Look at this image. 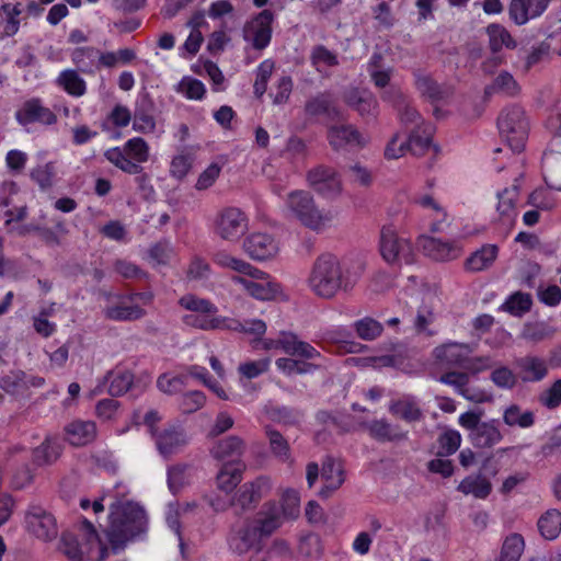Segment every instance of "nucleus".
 <instances>
[{
    "instance_id": "nucleus-1",
    "label": "nucleus",
    "mask_w": 561,
    "mask_h": 561,
    "mask_svg": "<svg viewBox=\"0 0 561 561\" xmlns=\"http://www.w3.org/2000/svg\"><path fill=\"white\" fill-rule=\"evenodd\" d=\"M364 273L359 261H340L335 255L324 253L313 262L307 285L313 295L322 299H332L339 293L354 289Z\"/></svg>"
},
{
    "instance_id": "nucleus-2",
    "label": "nucleus",
    "mask_w": 561,
    "mask_h": 561,
    "mask_svg": "<svg viewBox=\"0 0 561 561\" xmlns=\"http://www.w3.org/2000/svg\"><path fill=\"white\" fill-rule=\"evenodd\" d=\"M108 518L107 538L114 548L141 538L148 529L146 511L131 501L112 503Z\"/></svg>"
},
{
    "instance_id": "nucleus-3",
    "label": "nucleus",
    "mask_w": 561,
    "mask_h": 561,
    "mask_svg": "<svg viewBox=\"0 0 561 561\" xmlns=\"http://www.w3.org/2000/svg\"><path fill=\"white\" fill-rule=\"evenodd\" d=\"M284 211L288 218L316 232L327 229L333 220L332 213L320 209L313 196L304 190H295L287 194Z\"/></svg>"
},
{
    "instance_id": "nucleus-4",
    "label": "nucleus",
    "mask_w": 561,
    "mask_h": 561,
    "mask_svg": "<svg viewBox=\"0 0 561 561\" xmlns=\"http://www.w3.org/2000/svg\"><path fill=\"white\" fill-rule=\"evenodd\" d=\"M82 541L70 533H65L60 540V550L72 561H105L108 550L102 543L93 524L87 518L80 523Z\"/></svg>"
},
{
    "instance_id": "nucleus-5",
    "label": "nucleus",
    "mask_w": 561,
    "mask_h": 561,
    "mask_svg": "<svg viewBox=\"0 0 561 561\" xmlns=\"http://www.w3.org/2000/svg\"><path fill=\"white\" fill-rule=\"evenodd\" d=\"M183 322L186 325L204 331L230 330L255 336H262L266 332V324L260 319L240 321L218 314L190 313L183 317Z\"/></svg>"
},
{
    "instance_id": "nucleus-6",
    "label": "nucleus",
    "mask_w": 561,
    "mask_h": 561,
    "mask_svg": "<svg viewBox=\"0 0 561 561\" xmlns=\"http://www.w3.org/2000/svg\"><path fill=\"white\" fill-rule=\"evenodd\" d=\"M104 157L123 172L139 175L144 171L141 164L149 160L150 147L144 138L133 137L123 147L107 149Z\"/></svg>"
},
{
    "instance_id": "nucleus-7",
    "label": "nucleus",
    "mask_w": 561,
    "mask_h": 561,
    "mask_svg": "<svg viewBox=\"0 0 561 561\" xmlns=\"http://www.w3.org/2000/svg\"><path fill=\"white\" fill-rule=\"evenodd\" d=\"M459 425L468 432L471 444L478 448H492L503 439L500 421H481V412L468 411L458 417Z\"/></svg>"
},
{
    "instance_id": "nucleus-8",
    "label": "nucleus",
    "mask_w": 561,
    "mask_h": 561,
    "mask_svg": "<svg viewBox=\"0 0 561 561\" xmlns=\"http://www.w3.org/2000/svg\"><path fill=\"white\" fill-rule=\"evenodd\" d=\"M379 249L382 259L390 265H410L415 261V251L410 238L400 234L392 225L382 227Z\"/></svg>"
},
{
    "instance_id": "nucleus-9",
    "label": "nucleus",
    "mask_w": 561,
    "mask_h": 561,
    "mask_svg": "<svg viewBox=\"0 0 561 561\" xmlns=\"http://www.w3.org/2000/svg\"><path fill=\"white\" fill-rule=\"evenodd\" d=\"M497 128L511 149L519 152L528 138L529 123L522 107L514 105L502 111Z\"/></svg>"
},
{
    "instance_id": "nucleus-10",
    "label": "nucleus",
    "mask_w": 561,
    "mask_h": 561,
    "mask_svg": "<svg viewBox=\"0 0 561 561\" xmlns=\"http://www.w3.org/2000/svg\"><path fill=\"white\" fill-rule=\"evenodd\" d=\"M247 214L234 206H227L217 211L213 220L214 233L228 242H237L248 231Z\"/></svg>"
},
{
    "instance_id": "nucleus-11",
    "label": "nucleus",
    "mask_w": 561,
    "mask_h": 561,
    "mask_svg": "<svg viewBox=\"0 0 561 561\" xmlns=\"http://www.w3.org/2000/svg\"><path fill=\"white\" fill-rule=\"evenodd\" d=\"M25 529L43 541L58 536V525L51 512L38 503H30L24 514Z\"/></svg>"
},
{
    "instance_id": "nucleus-12",
    "label": "nucleus",
    "mask_w": 561,
    "mask_h": 561,
    "mask_svg": "<svg viewBox=\"0 0 561 561\" xmlns=\"http://www.w3.org/2000/svg\"><path fill=\"white\" fill-rule=\"evenodd\" d=\"M274 13L264 9L249 19L242 27V37L255 50L265 49L272 41Z\"/></svg>"
},
{
    "instance_id": "nucleus-13",
    "label": "nucleus",
    "mask_w": 561,
    "mask_h": 561,
    "mask_svg": "<svg viewBox=\"0 0 561 561\" xmlns=\"http://www.w3.org/2000/svg\"><path fill=\"white\" fill-rule=\"evenodd\" d=\"M14 118L22 127L33 124L53 126L58 122L57 115L49 107L45 106L43 100L37 96L25 100L16 108Z\"/></svg>"
},
{
    "instance_id": "nucleus-14",
    "label": "nucleus",
    "mask_w": 561,
    "mask_h": 561,
    "mask_svg": "<svg viewBox=\"0 0 561 561\" xmlns=\"http://www.w3.org/2000/svg\"><path fill=\"white\" fill-rule=\"evenodd\" d=\"M309 186L324 198H334L342 192L340 174L331 167L318 165L307 173Z\"/></svg>"
},
{
    "instance_id": "nucleus-15",
    "label": "nucleus",
    "mask_w": 561,
    "mask_h": 561,
    "mask_svg": "<svg viewBox=\"0 0 561 561\" xmlns=\"http://www.w3.org/2000/svg\"><path fill=\"white\" fill-rule=\"evenodd\" d=\"M419 245L426 256L438 262L456 260L463 252L461 243L457 240H442L430 236L420 237Z\"/></svg>"
},
{
    "instance_id": "nucleus-16",
    "label": "nucleus",
    "mask_w": 561,
    "mask_h": 561,
    "mask_svg": "<svg viewBox=\"0 0 561 561\" xmlns=\"http://www.w3.org/2000/svg\"><path fill=\"white\" fill-rule=\"evenodd\" d=\"M272 490V481L267 476H260L251 482H247L238 490L233 497V504L242 511L254 507Z\"/></svg>"
},
{
    "instance_id": "nucleus-17",
    "label": "nucleus",
    "mask_w": 561,
    "mask_h": 561,
    "mask_svg": "<svg viewBox=\"0 0 561 561\" xmlns=\"http://www.w3.org/2000/svg\"><path fill=\"white\" fill-rule=\"evenodd\" d=\"M519 380L524 383L542 381L549 374V363L545 357L526 354L514 360Z\"/></svg>"
},
{
    "instance_id": "nucleus-18",
    "label": "nucleus",
    "mask_w": 561,
    "mask_h": 561,
    "mask_svg": "<svg viewBox=\"0 0 561 561\" xmlns=\"http://www.w3.org/2000/svg\"><path fill=\"white\" fill-rule=\"evenodd\" d=\"M244 252L255 261H266L274 257L278 251L276 239L264 232H253L243 241Z\"/></svg>"
},
{
    "instance_id": "nucleus-19",
    "label": "nucleus",
    "mask_w": 561,
    "mask_h": 561,
    "mask_svg": "<svg viewBox=\"0 0 561 561\" xmlns=\"http://www.w3.org/2000/svg\"><path fill=\"white\" fill-rule=\"evenodd\" d=\"M328 140L330 146L339 150H350L363 148L367 140L353 125L332 126L328 130Z\"/></svg>"
},
{
    "instance_id": "nucleus-20",
    "label": "nucleus",
    "mask_w": 561,
    "mask_h": 561,
    "mask_svg": "<svg viewBox=\"0 0 561 561\" xmlns=\"http://www.w3.org/2000/svg\"><path fill=\"white\" fill-rule=\"evenodd\" d=\"M551 0H511L508 5L510 19L518 26L541 16Z\"/></svg>"
},
{
    "instance_id": "nucleus-21",
    "label": "nucleus",
    "mask_w": 561,
    "mask_h": 561,
    "mask_svg": "<svg viewBox=\"0 0 561 561\" xmlns=\"http://www.w3.org/2000/svg\"><path fill=\"white\" fill-rule=\"evenodd\" d=\"M257 534L250 522L232 527L228 536L229 549L238 554H244L251 549L260 550L261 539Z\"/></svg>"
},
{
    "instance_id": "nucleus-22",
    "label": "nucleus",
    "mask_w": 561,
    "mask_h": 561,
    "mask_svg": "<svg viewBox=\"0 0 561 561\" xmlns=\"http://www.w3.org/2000/svg\"><path fill=\"white\" fill-rule=\"evenodd\" d=\"M156 446L163 457L180 451L187 444L184 430L179 425H170L159 433H153Z\"/></svg>"
},
{
    "instance_id": "nucleus-23",
    "label": "nucleus",
    "mask_w": 561,
    "mask_h": 561,
    "mask_svg": "<svg viewBox=\"0 0 561 561\" xmlns=\"http://www.w3.org/2000/svg\"><path fill=\"white\" fill-rule=\"evenodd\" d=\"M472 348L465 343L448 342L434 348L437 362L447 366L466 368Z\"/></svg>"
},
{
    "instance_id": "nucleus-24",
    "label": "nucleus",
    "mask_w": 561,
    "mask_h": 561,
    "mask_svg": "<svg viewBox=\"0 0 561 561\" xmlns=\"http://www.w3.org/2000/svg\"><path fill=\"white\" fill-rule=\"evenodd\" d=\"M248 279L243 276H234L233 283L241 285L253 298L260 300L274 299L280 293L279 284L268 280V275L262 278Z\"/></svg>"
},
{
    "instance_id": "nucleus-25",
    "label": "nucleus",
    "mask_w": 561,
    "mask_h": 561,
    "mask_svg": "<svg viewBox=\"0 0 561 561\" xmlns=\"http://www.w3.org/2000/svg\"><path fill=\"white\" fill-rule=\"evenodd\" d=\"M343 100L363 117L375 118L378 114V102L374 94L367 90L348 89L344 92Z\"/></svg>"
},
{
    "instance_id": "nucleus-26",
    "label": "nucleus",
    "mask_w": 561,
    "mask_h": 561,
    "mask_svg": "<svg viewBox=\"0 0 561 561\" xmlns=\"http://www.w3.org/2000/svg\"><path fill=\"white\" fill-rule=\"evenodd\" d=\"M413 203L421 207L430 217V230L432 232L444 230L447 222V211L431 194L415 195Z\"/></svg>"
},
{
    "instance_id": "nucleus-27",
    "label": "nucleus",
    "mask_w": 561,
    "mask_h": 561,
    "mask_svg": "<svg viewBox=\"0 0 561 561\" xmlns=\"http://www.w3.org/2000/svg\"><path fill=\"white\" fill-rule=\"evenodd\" d=\"M280 350L289 356L302 357L305 359H314L321 356L310 343L298 337L297 334L289 331L279 332Z\"/></svg>"
},
{
    "instance_id": "nucleus-28",
    "label": "nucleus",
    "mask_w": 561,
    "mask_h": 561,
    "mask_svg": "<svg viewBox=\"0 0 561 561\" xmlns=\"http://www.w3.org/2000/svg\"><path fill=\"white\" fill-rule=\"evenodd\" d=\"M244 449V442L239 436L231 435L216 442L210 448V455L214 459L224 463L228 461H241L240 458Z\"/></svg>"
},
{
    "instance_id": "nucleus-29",
    "label": "nucleus",
    "mask_w": 561,
    "mask_h": 561,
    "mask_svg": "<svg viewBox=\"0 0 561 561\" xmlns=\"http://www.w3.org/2000/svg\"><path fill=\"white\" fill-rule=\"evenodd\" d=\"M250 523L262 540L264 537L271 536L282 525V514L275 503H267L259 513L257 518Z\"/></svg>"
},
{
    "instance_id": "nucleus-30",
    "label": "nucleus",
    "mask_w": 561,
    "mask_h": 561,
    "mask_svg": "<svg viewBox=\"0 0 561 561\" xmlns=\"http://www.w3.org/2000/svg\"><path fill=\"white\" fill-rule=\"evenodd\" d=\"M321 478L323 480V486L319 495L327 499L344 482V472L341 463L332 458H328L322 465Z\"/></svg>"
},
{
    "instance_id": "nucleus-31",
    "label": "nucleus",
    "mask_w": 561,
    "mask_h": 561,
    "mask_svg": "<svg viewBox=\"0 0 561 561\" xmlns=\"http://www.w3.org/2000/svg\"><path fill=\"white\" fill-rule=\"evenodd\" d=\"M70 58L77 67L76 70L93 76L99 70L100 49L92 46H83L75 48Z\"/></svg>"
},
{
    "instance_id": "nucleus-32",
    "label": "nucleus",
    "mask_w": 561,
    "mask_h": 561,
    "mask_svg": "<svg viewBox=\"0 0 561 561\" xmlns=\"http://www.w3.org/2000/svg\"><path fill=\"white\" fill-rule=\"evenodd\" d=\"M518 197L517 186L505 187L503 191L497 193V205L496 210L500 216V220L504 226H513L517 217L516 201Z\"/></svg>"
},
{
    "instance_id": "nucleus-33",
    "label": "nucleus",
    "mask_w": 561,
    "mask_h": 561,
    "mask_svg": "<svg viewBox=\"0 0 561 561\" xmlns=\"http://www.w3.org/2000/svg\"><path fill=\"white\" fill-rule=\"evenodd\" d=\"M243 470L244 465L241 461L222 463L216 477L217 488L226 493L232 492L241 482Z\"/></svg>"
},
{
    "instance_id": "nucleus-34",
    "label": "nucleus",
    "mask_w": 561,
    "mask_h": 561,
    "mask_svg": "<svg viewBox=\"0 0 561 561\" xmlns=\"http://www.w3.org/2000/svg\"><path fill=\"white\" fill-rule=\"evenodd\" d=\"M214 263L222 268H230L236 271L244 276H250L253 278H262L265 275V272L254 267L250 263L234 257L227 253L226 251H219L214 255Z\"/></svg>"
},
{
    "instance_id": "nucleus-35",
    "label": "nucleus",
    "mask_w": 561,
    "mask_h": 561,
    "mask_svg": "<svg viewBox=\"0 0 561 561\" xmlns=\"http://www.w3.org/2000/svg\"><path fill=\"white\" fill-rule=\"evenodd\" d=\"M66 439L73 446L91 443L96 435V426L91 421H73L65 428Z\"/></svg>"
},
{
    "instance_id": "nucleus-36",
    "label": "nucleus",
    "mask_w": 561,
    "mask_h": 561,
    "mask_svg": "<svg viewBox=\"0 0 561 561\" xmlns=\"http://www.w3.org/2000/svg\"><path fill=\"white\" fill-rule=\"evenodd\" d=\"M434 134V126L430 123H422L411 131L408 138H405V145L409 151L414 156L423 154L432 144V137Z\"/></svg>"
},
{
    "instance_id": "nucleus-37",
    "label": "nucleus",
    "mask_w": 561,
    "mask_h": 561,
    "mask_svg": "<svg viewBox=\"0 0 561 561\" xmlns=\"http://www.w3.org/2000/svg\"><path fill=\"white\" fill-rule=\"evenodd\" d=\"M499 255L495 244H484L474 251L465 262V268L469 272H482L494 263Z\"/></svg>"
},
{
    "instance_id": "nucleus-38",
    "label": "nucleus",
    "mask_w": 561,
    "mask_h": 561,
    "mask_svg": "<svg viewBox=\"0 0 561 561\" xmlns=\"http://www.w3.org/2000/svg\"><path fill=\"white\" fill-rule=\"evenodd\" d=\"M485 33L489 37V47L493 54L500 53L503 48L514 49L517 46V42L502 24H489L485 27Z\"/></svg>"
},
{
    "instance_id": "nucleus-39",
    "label": "nucleus",
    "mask_w": 561,
    "mask_h": 561,
    "mask_svg": "<svg viewBox=\"0 0 561 561\" xmlns=\"http://www.w3.org/2000/svg\"><path fill=\"white\" fill-rule=\"evenodd\" d=\"M305 112L309 116L327 115L335 117L340 115V111L334 105L333 96L328 91L309 99L305 104Z\"/></svg>"
},
{
    "instance_id": "nucleus-40",
    "label": "nucleus",
    "mask_w": 561,
    "mask_h": 561,
    "mask_svg": "<svg viewBox=\"0 0 561 561\" xmlns=\"http://www.w3.org/2000/svg\"><path fill=\"white\" fill-rule=\"evenodd\" d=\"M457 490L465 495H472L476 499L484 500L491 494L492 484L484 476L477 473L462 479Z\"/></svg>"
},
{
    "instance_id": "nucleus-41",
    "label": "nucleus",
    "mask_w": 561,
    "mask_h": 561,
    "mask_svg": "<svg viewBox=\"0 0 561 561\" xmlns=\"http://www.w3.org/2000/svg\"><path fill=\"white\" fill-rule=\"evenodd\" d=\"M75 69H65L56 78V84L67 94L73 98H80L87 93V82Z\"/></svg>"
},
{
    "instance_id": "nucleus-42",
    "label": "nucleus",
    "mask_w": 561,
    "mask_h": 561,
    "mask_svg": "<svg viewBox=\"0 0 561 561\" xmlns=\"http://www.w3.org/2000/svg\"><path fill=\"white\" fill-rule=\"evenodd\" d=\"M439 382L453 386L456 391L465 397L466 399L473 401V402H483L485 401V397L483 393H470L469 390V376L466 373H459V371H449L446 374H443L438 378Z\"/></svg>"
},
{
    "instance_id": "nucleus-43",
    "label": "nucleus",
    "mask_w": 561,
    "mask_h": 561,
    "mask_svg": "<svg viewBox=\"0 0 561 561\" xmlns=\"http://www.w3.org/2000/svg\"><path fill=\"white\" fill-rule=\"evenodd\" d=\"M61 455V445L56 438L46 437L45 440L33 449L32 459L36 466H49Z\"/></svg>"
},
{
    "instance_id": "nucleus-44",
    "label": "nucleus",
    "mask_w": 561,
    "mask_h": 561,
    "mask_svg": "<svg viewBox=\"0 0 561 561\" xmlns=\"http://www.w3.org/2000/svg\"><path fill=\"white\" fill-rule=\"evenodd\" d=\"M531 306L533 298L530 294L515 291L505 299V301L499 307V310L507 312L511 316L522 318L531 309Z\"/></svg>"
},
{
    "instance_id": "nucleus-45",
    "label": "nucleus",
    "mask_w": 561,
    "mask_h": 561,
    "mask_svg": "<svg viewBox=\"0 0 561 561\" xmlns=\"http://www.w3.org/2000/svg\"><path fill=\"white\" fill-rule=\"evenodd\" d=\"M540 535L547 540H554L561 533V512L557 508L546 511L537 523Z\"/></svg>"
},
{
    "instance_id": "nucleus-46",
    "label": "nucleus",
    "mask_w": 561,
    "mask_h": 561,
    "mask_svg": "<svg viewBox=\"0 0 561 561\" xmlns=\"http://www.w3.org/2000/svg\"><path fill=\"white\" fill-rule=\"evenodd\" d=\"M371 437L379 442H397L407 438V432L400 431L385 420H375L368 425Z\"/></svg>"
},
{
    "instance_id": "nucleus-47",
    "label": "nucleus",
    "mask_w": 561,
    "mask_h": 561,
    "mask_svg": "<svg viewBox=\"0 0 561 561\" xmlns=\"http://www.w3.org/2000/svg\"><path fill=\"white\" fill-rule=\"evenodd\" d=\"M146 314V311L137 305H124L122 301L118 305L107 306L104 309V316L106 319L113 321H134L141 319Z\"/></svg>"
},
{
    "instance_id": "nucleus-48",
    "label": "nucleus",
    "mask_w": 561,
    "mask_h": 561,
    "mask_svg": "<svg viewBox=\"0 0 561 561\" xmlns=\"http://www.w3.org/2000/svg\"><path fill=\"white\" fill-rule=\"evenodd\" d=\"M414 77L417 91L423 96L428 98L432 102H437L448 96V90L438 85L430 76L415 72Z\"/></svg>"
},
{
    "instance_id": "nucleus-49",
    "label": "nucleus",
    "mask_w": 561,
    "mask_h": 561,
    "mask_svg": "<svg viewBox=\"0 0 561 561\" xmlns=\"http://www.w3.org/2000/svg\"><path fill=\"white\" fill-rule=\"evenodd\" d=\"M389 411L407 422L421 420L422 411L414 398L407 397L390 404Z\"/></svg>"
},
{
    "instance_id": "nucleus-50",
    "label": "nucleus",
    "mask_w": 561,
    "mask_h": 561,
    "mask_svg": "<svg viewBox=\"0 0 561 561\" xmlns=\"http://www.w3.org/2000/svg\"><path fill=\"white\" fill-rule=\"evenodd\" d=\"M519 91L518 83L508 71H502L494 81L486 85L484 94L491 96L494 93H503L508 96H515Z\"/></svg>"
},
{
    "instance_id": "nucleus-51",
    "label": "nucleus",
    "mask_w": 561,
    "mask_h": 561,
    "mask_svg": "<svg viewBox=\"0 0 561 561\" xmlns=\"http://www.w3.org/2000/svg\"><path fill=\"white\" fill-rule=\"evenodd\" d=\"M106 380L108 382V393L113 397H119L130 389L134 376L128 370L117 369L110 371Z\"/></svg>"
},
{
    "instance_id": "nucleus-52",
    "label": "nucleus",
    "mask_w": 561,
    "mask_h": 561,
    "mask_svg": "<svg viewBox=\"0 0 561 561\" xmlns=\"http://www.w3.org/2000/svg\"><path fill=\"white\" fill-rule=\"evenodd\" d=\"M503 422L511 427L528 428L534 425L535 415L531 411H523L517 404H511L503 412Z\"/></svg>"
},
{
    "instance_id": "nucleus-53",
    "label": "nucleus",
    "mask_w": 561,
    "mask_h": 561,
    "mask_svg": "<svg viewBox=\"0 0 561 561\" xmlns=\"http://www.w3.org/2000/svg\"><path fill=\"white\" fill-rule=\"evenodd\" d=\"M130 110L123 104H116L103 119L101 127L103 131H110L112 128L127 127L131 122Z\"/></svg>"
},
{
    "instance_id": "nucleus-54",
    "label": "nucleus",
    "mask_w": 561,
    "mask_h": 561,
    "mask_svg": "<svg viewBox=\"0 0 561 561\" xmlns=\"http://www.w3.org/2000/svg\"><path fill=\"white\" fill-rule=\"evenodd\" d=\"M179 305L192 313L217 314L218 312V307L213 301L193 294L182 296L179 299Z\"/></svg>"
},
{
    "instance_id": "nucleus-55",
    "label": "nucleus",
    "mask_w": 561,
    "mask_h": 561,
    "mask_svg": "<svg viewBox=\"0 0 561 561\" xmlns=\"http://www.w3.org/2000/svg\"><path fill=\"white\" fill-rule=\"evenodd\" d=\"M490 380L501 390H513L518 385L519 377L508 366L497 365L492 369Z\"/></svg>"
},
{
    "instance_id": "nucleus-56",
    "label": "nucleus",
    "mask_w": 561,
    "mask_h": 561,
    "mask_svg": "<svg viewBox=\"0 0 561 561\" xmlns=\"http://www.w3.org/2000/svg\"><path fill=\"white\" fill-rule=\"evenodd\" d=\"M26 373L21 369H13L0 378V388L11 396L23 394L26 391Z\"/></svg>"
},
{
    "instance_id": "nucleus-57",
    "label": "nucleus",
    "mask_w": 561,
    "mask_h": 561,
    "mask_svg": "<svg viewBox=\"0 0 561 561\" xmlns=\"http://www.w3.org/2000/svg\"><path fill=\"white\" fill-rule=\"evenodd\" d=\"M266 436L273 456L283 462L291 463L290 447L286 438L278 431L272 428L266 430Z\"/></svg>"
},
{
    "instance_id": "nucleus-58",
    "label": "nucleus",
    "mask_w": 561,
    "mask_h": 561,
    "mask_svg": "<svg viewBox=\"0 0 561 561\" xmlns=\"http://www.w3.org/2000/svg\"><path fill=\"white\" fill-rule=\"evenodd\" d=\"M0 12L4 15L3 36H14L20 30L21 21L19 16L22 13L21 4L4 3L0 7Z\"/></svg>"
},
{
    "instance_id": "nucleus-59",
    "label": "nucleus",
    "mask_w": 561,
    "mask_h": 561,
    "mask_svg": "<svg viewBox=\"0 0 561 561\" xmlns=\"http://www.w3.org/2000/svg\"><path fill=\"white\" fill-rule=\"evenodd\" d=\"M311 65L319 73H325V69L339 65L337 55L324 45L313 47L310 56Z\"/></svg>"
},
{
    "instance_id": "nucleus-60",
    "label": "nucleus",
    "mask_w": 561,
    "mask_h": 561,
    "mask_svg": "<svg viewBox=\"0 0 561 561\" xmlns=\"http://www.w3.org/2000/svg\"><path fill=\"white\" fill-rule=\"evenodd\" d=\"M525 549V541L522 535H508L502 546L500 561H519Z\"/></svg>"
},
{
    "instance_id": "nucleus-61",
    "label": "nucleus",
    "mask_w": 561,
    "mask_h": 561,
    "mask_svg": "<svg viewBox=\"0 0 561 561\" xmlns=\"http://www.w3.org/2000/svg\"><path fill=\"white\" fill-rule=\"evenodd\" d=\"M275 365L280 373L287 376L311 374L318 368L317 365L290 357H280L276 359Z\"/></svg>"
},
{
    "instance_id": "nucleus-62",
    "label": "nucleus",
    "mask_w": 561,
    "mask_h": 561,
    "mask_svg": "<svg viewBox=\"0 0 561 561\" xmlns=\"http://www.w3.org/2000/svg\"><path fill=\"white\" fill-rule=\"evenodd\" d=\"M556 333V328L547 322L538 321L528 323L524 327L522 336L528 342L539 343L545 340L551 339Z\"/></svg>"
},
{
    "instance_id": "nucleus-63",
    "label": "nucleus",
    "mask_w": 561,
    "mask_h": 561,
    "mask_svg": "<svg viewBox=\"0 0 561 561\" xmlns=\"http://www.w3.org/2000/svg\"><path fill=\"white\" fill-rule=\"evenodd\" d=\"M357 336L364 341H373L379 337L383 325L371 317H364L353 323Z\"/></svg>"
},
{
    "instance_id": "nucleus-64",
    "label": "nucleus",
    "mask_w": 561,
    "mask_h": 561,
    "mask_svg": "<svg viewBox=\"0 0 561 561\" xmlns=\"http://www.w3.org/2000/svg\"><path fill=\"white\" fill-rule=\"evenodd\" d=\"M56 176V163L53 161L44 164H37L30 172V178L42 190H47L53 186Z\"/></svg>"
}]
</instances>
